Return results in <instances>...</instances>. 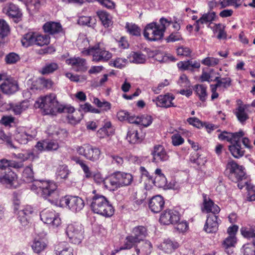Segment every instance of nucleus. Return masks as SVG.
<instances>
[{"instance_id":"774afa93","label":"nucleus","mask_w":255,"mask_h":255,"mask_svg":"<svg viewBox=\"0 0 255 255\" xmlns=\"http://www.w3.org/2000/svg\"><path fill=\"white\" fill-rule=\"evenodd\" d=\"M174 224L176 225L175 228L180 233L186 231L188 227L187 223L185 221L180 222L179 221L176 223H174Z\"/></svg>"},{"instance_id":"2f4dec72","label":"nucleus","mask_w":255,"mask_h":255,"mask_svg":"<svg viewBox=\"0 0 255 255\" xmlns=\"http://www.w3.org/2000/svg\"><path fill=\"white\" fill-rule=\"evenodd\" d=\"M125 28L127 31L132 36L141 35V29L136 24L132 22H127Z\"/></svg>"},{"instance_id":"1a4fd4ad","label":"nucleus","mask_w":255,"mask_h":255,"mask_svg":"<svg viewBox=\"0 0 255 255\" xmlns=\"http://www.w3.org/2000/svg\"><path fill=\"white\" fill-rule=\"evenodd\" d=\"M66 233L69 241L74 244H80L84 238V229L81 224L72 223L68 225Z\"/></svg>"},{"instance_id":"dca6fc26","label":"nucleus","mask_w":255,"mask_h":255,"mask_svg":"<svg viewBox=\"0 0 255 255\" xmlns=\"http://www.w3.org/2000/svg\"><path fill=\"white\" fill-rule=\"evenodd\" d=\"M65 62L76 72H85L88 69L86 61L84 58L73 57L66 59Z\"/></svg>"},{"instance_id":"6e6d98bb","label":"nucleus","mask_w":255,"mask_h":255,"mask_svg":"<svg viewBox=\"0 0 255 255\" xmlns=\"http://www.w3.org/2000/svg\"><path fill=\"white\" fill-rule=\"evenodd\" d=\"M145 193L141 190L136 191L134 193V200L135 204L137 205L141 204L145 199L146 198Z\"/></svg>"},{"instance_id":"ea45409f","label":"nucleus","mask_w":255,"mask_h":255,"mask_svg":"<svg viewBox=\"0 0 255 255\" xmlns=\"http://www.w3.org/2000/svg\"><path fill=\"white\" fill-rule=\"evenodd\" d=\"M214 81L217 82V86L224 89H227L231 85L232 80L229 77H216Z\"/></svg>"},{"instance_id":"473e14b6","label":"nucleus","mask_w":255,"mask_h":255,"mask_svg":"<svg viewBox=\"0 0 255 255\" xmlns=\"http://www.w3.org/2000/svg\"><path fill=\"white\" fill-rule=\"evenodd\" d=\"M55 211L50 209H44L40 214V219L45 224H49L51 223V218L54 217Z\"/></svg>"},{"instance_id":"6ab92c4d","label":"nucleus","mask_w":255,"mask_h":255,"mask_svg":"<svg viewBox=\"0 0 255 255\" xmlns=\"http://www.w3.org/2000/svg\"><path fill=\"white\" fill-rule=\"evenodd\" d=\"M35 147L39 151L56 150L59 148V144L57 140L47 139L38 141Z\"/></svg>"},{"instance_id":"9d476101","label":"nucleus","mask_w":255,"mask_h":255,"mask_svg":"<svg viewBox=\"0 0 255 255\" xmlns=\"http://www.w3.org/2000/svg\"><path fill=\"white\" fill-rule=\"evenodd\" d=\"M82 53L84 55H92L93 61L95 62L107 61L112 58L111 53L100 48L99 44L83 50Z\"/></svg>"},{"instance_id":"20e7f679","label":"nucleus","mask_w":255,"mask_h":255,"mask_svg":"<svg viewBox=\"0 0 255 255\" xmlns=\"http://www.w3.org/2000/svg\"><path fill=\"white\" fill-rule=\"evenodd\" d=\"M92 211L106 217L112 216L114 212L112 205L107 199L101 195H95L89 200Z\"/></svg>"},{"instance_id":"5fc2aeb1","label":"nucleus","mask_w":255,"mask_h":255,"mask_svg":"<svg viewBox=\"0 0 255 255\" xmlns=\"http://www.w3.org/2000/svg\"><path fill=\"white\" fill-rule=\"evenodd\" d=\"M91 145L89 144H84L81 146H78L76 147V151L77 153L80 155H82L87 158V154L90 151Z\"/></svg>"},{"instance_id":"39448f33","label":"nucleus","mask_w":255,"mask_h":255,"mask_svg":"<svg viewBox=\"0 0 255 255\" xmlns=\"http://www.w3.org/2000/svg\"><path fill=\"white\" fill-rule=\"evenodd\" d=\"M50 39L48 35L29 32L23 35L21 41L22 45L25 47L33 45L43 46L49 44Z\"/></svg>"},{"instance_id":"c85d7f7f","label":"nucleus","mask_w":255,"mask_h":255,"mask_svg":"<svg viewBox=\"0 0 255 255\" xmlns=\"http://www.w3.org/2000/svg\"><path fill=\"white\" fill-rule=\"evenodd\" d=\"M139 242L140 241L138 240V238L134 237L132 235L128 236L125 239L124 245L121 247L119 250H116L115 251L117 253L121 250L130 249L133 247L135 248Z\"/></svg>"},{"instance_id":"393cba45","label":"nucleus","mask_w":255,"mask_h":255,"mask_svg":"<svg viewBox=\"0 0 255 255\" xmlns=\"http://www.w3.org/2000/svg\"><path fill=\"white\" fill-rule=\"evenodd\" d=\"M204 198V207L207 213L211 212L212 214H217L220 211L219 207L215 204L210 198L205 194L203 195Z\"/></svg>"},{"instance_id":"338daca9","label":"nucleus","mask_w":255,"mask_h":255,"mask_svg":"<svg viewBox=\"0 0 255 255\" xmlns=\"http://www.w3.org/2000/svg\"><path fill=\"white\" fill-rule=\"evenodd\" d=\"M218 59L214 57H207L202 61V63L208 66H215L219 63Z\"/></svg>"},{"instance_id":"a18cd8bd","label":"nucleus","mask_w":255,"mask_h":255,"mask_svg":"<svg viewBox=\"0 0 255 255\" xmlns=\"http://www.w3.org/2000/svg\"><path fill=\"white\" fill-rule=\"evenodd\" d=\"M0 161L2 162L7 168L13 167L16 169L22 168L23 166L22 162H17L14 160H9L5 158L0 159Z\"/></svg>"},{"instance_id":"79ce46f5","label":"nucleus","mask_w":255,"mask_h":255,"mask_svg":"<svg viewBox=\"0 0 255 255\" xmlns=\"http://www.w3.org/2000/svg\"><path fill=\"white\" fill-rule=\"evenodd\" d=\"M235 114L238 120L242 124H244L249 118L248 115L245 112V108L242 106H239L236 109Z\"/></svg>"},{"instance_id":"f3484780","label":"nucleus","mask_w":255,"mask_h":255,"mask_svg":"<svg viewBox=\"0 0 255 255\" xmlns=\"http://www.w3.org/2000/svg\"><path fill=\"white\" fill-rule=\"evenodd\" d=\"M175 99V97L171 94L167 93L165 95H160L152 101L155 103L157 107L167 108L174 107L172 101Z\"/></svg>"},{"instance_id":"ddd939ff","label":"nucleus","mask_w":255,"mask_h":255,"mask_svg":"<svg viewBox=\"0 0 255 255\" xmlns=\"http://www.w3.org/2000/svg\"><path fill=\"white\" fill-rule=\"evenodd\" d=\"M2 92L6 95H11L19 89L17 81L12 77L6 78L0 85Z\"/></svg>"},{"instance_id":"3c124183","label":"nucleus","mask_w":255,"mask_h":255,"mask_svg":"<svg viewBox=\"0 0 255 255\" xmlns=\"http://www.w3.org/2000/svg\"><path fill=\"white\" fill-rule=\"evenodd\" d=\"M93 103L103 111H107L111 109V104L110 103L105 101H101L97 98H94Z\"/></svg>"},{"instance_id":"c03bdc74","label":"nucleus","mask_w":255,"mask_h":255,"mask_svg":"<svg viewBox=\"0 0 255 255\" xmlns=\"http://www.w3.org/2000/svg\"><path fill=\"white\" fill-rule=\"evenodd\" d=\"M94 180L98 184H101L102 183H103L105 187L109 190H111V185L110 182H108V181L109 180V177L105 179L102 174L100 173H96L93 176Z\"/></svg>"},{"instance_id":"b1692460","label":"nucleus","mask_w":255,"mask_h":255,"mask_svg":"<svg viewBox=\"0 0 255 255\" xmlns=\"http://www.w3.org/2000/svg\"><path fill=\"white\" fill-rule=\"evenodd\" d=\"M33 212L31 206L27 205L23 209L18 211V219L22 226H26L28 223L29 215Z\"/></svg>"},{"instance_id":"052dcab7","label":"nucleus","mask_w":255,"mask_h":255,"mask_svg":"<svg viewBox=\"0 0 255 255\" xmlns=\"http://www.w3.org/2000/svg\"><path fill=\"white\" fill-rule=\"evenodd\" d=\"M76 163L79 164L83 169L85 177L87 178L91 177L93 175L92 172L90 171L89 167L82 160H78Z\"/></svg>"},{"instance_id":"4be33fe9","label":"nucleus","mask_w":255,"mask_h":255,"mask_svg":"<svg viewBox=\"0 0 255 255\" xmlns=\"http://www.w3.org/2000/svg\"><path fill=\"white\" fill-rule=\"evenodd\" d=\"M153 160L157 162L167 161L169 158L164 147L160 145H155L152 152Z\"/></svg>"},{"instance_id":"58836bf2","label":"nucleus","mask_w":255,"mask_h":255,"mask_svg":"<svg viewBox=\"0 0 255 255\" xmlns=\"http://www.w3.org/2000/svg\"><path fill=\"white\" fill-rule=\"evenodd\" d=\"M216 13L214 11L204 13L202 16L198 19V22H200L201 24L211 23L215 20Z\"/></svg>"},{"instance_id":"f257e3e1","label":"nucleus","mask_w":255,"mask_h":255,"mask_svg":"<svg viewBox=\"0 0 255 255\" xmlns=\"http://www.w3.org/2000/svg\"><path fill=\"white\" fill-rule=\"evenodd\" d=\"M227 169L229 170V178L234 182L238 183V187L243 189L246 186L248 190L247 200H255V186L249 183L245 177V173L242 166L238 165L234 160H230L227 165Z\"/></svg>"},{"instance_id":"37998d69","label":"nucleus","mask_w":255,"mask_h":255,"mask_svg":"<svg viewBox=\"0 0 255 255\" xmlns=\"http://www.w3.org/2000/svg\"><path fill=\"white\" fill-rule=\"evenodd\" d=\"M28 103L27 101L16 104L12 107V110L15 115H20L22 112L27 109L28 107Z\"/></svg>"},{"instance_id":"7ed1b4c3","label":"nucleus","mask_w":255,"mask_h":255,"mask_svg":"<svg viewBox=\"0 0 255 255\" xmlns=\"http://www.w3.org/2000/svg\"><path fill=\"white\" fill-rule=\"evenodd\" d=\"M32 190H38L41 196L51 203L58 205L59 195L57 191V185L54 182L48 180L36 181L31 186Z\"/></svg>"},{"instance_id":"412c9836","label":"nucleus","mask_w":255,"mask_h":255,"mask_svg":"<svg viewBox=\"0 0 255 255\" xmlns=\"http://www.w3.org/2000/svg\"><path fill=\"white\" fill-rule=\"evenodd\" d=\"M164 205V201L160 195L153 197L149 202V208L151 211L155 213L160 212Z\"/></svg>"},{"instance_id":"4d7b16f0","label":"nucleus","mask_w":255,"mask_h":255,"mask_svg":"<svg viewBox=\"0 0 255 255\" xmlns=\"http://www.w3.org/2000/svg\"><path fill=\"white\" fill-rule=\"evenodd\" d=\"M243 255H255V247L252 244L244 245L241 249Z\"/></svg>"},{"instance_id":"e2e57ef3","label":"nucleus","mask_w":255,"mask_h":255,"mask_svg":"<svg viewBox=\"0 0 255 255\" xmlns=\"http://www.w3.org/2000/svg\"><path fill=\"white\" fill-rule=\"evenodd\" d=\"M152 123V118L149 116H142L139 117L137 125H142L145 127L149 126Z\"/></svg>"},{"instance_id":"680f3d73","label":"nucleus","mask_w":255,"mask_h":255,"mask_svg":"<svg viewBox=\"0 0 255 255\" xmlns=\"http://www.w3.org/2000/svg\"><path fill=\"white\" fill-rule=\"evenodd\" d=\"M236 243V238L233 236H229L224 241L223 246L224 248H232L235 246Z\"/></svg>"},{"instance_id":"7c9ffc66","label":"nucleus","mask_w":255,"mask_h":255,"mask_svg":"<svg viewBox=\"0 0 255 255\" xmlns=\"http://www.w3.org/2000/svg\"><path fill=\"white\" fill-rule=\"evenodd\" d=\"M101 155V151L100 149L96 146L91 145L90 151L88 154H87L86 159L91 161L95 162L100 158Z\"/></svg>"},{"instance_id":"72a5a7b5","label":"nucleus","mask_w":255,"mask_h":255,"mask_svg":"<svg viewBox=\"0 0 255 255\" xmlns=\"http://www.w3.org/2000/svg\"><path fill=\"white\" fill-rule=\"evenodd\" d=\"M132 234L134 237L138 238L139 241H143L147 234V230L143 226H137L133 229Z\"/></svg>"},{"instance_id":"c756f323","label":"nucleus","mask_w":255,"mask_h":255,"mask_svg":"<svg viewBox=\"0 0 255 255\" xmlns=\"http://www.w3.org/2000/svg\"><path fill=\"white\" fill-rule=\"evenodd\" d=\"M59 68L58 64L56 62H47L39 70L40 73L43 75L53 73Z\"/></svg>"},{"instance_id":"49530a36","label":"nucleus","mask_w":255,"mask_h":255,"mask_svg":"<svg viewBox=\"0 0 255 255\" xmlns=\"http://www.w3.org/2000/svg\"><path fill=\"white\" fill-rule=\"evenodd\" d=\"M97 14L105 27H108L110 25L111 20L110 19V15L107 12L99 11L97 12Z\"/></svg>"},{"instance_id":"a211bd4d","label":"nucleus","mask_w":255,"mask_h":255,"mask_svg":"<svg viewBox=\"0 0 255 255\" xmlns=\"http://www.w3.org/2000/svg\"><path fill=\"white\" fill-rule=\"evenodd\" d=\"M244 135L245 133L242 130L236 132H229L224 131L219 134L218 138L220 140H226L232 144L235 141L241 140Z\"/></svg>"},{"instance_id":"0e129e2a","label":"nucleus","mask_w":255,"mask_h":255,"mask_svg":"<svg viewBox=\"0 0 255 255\" xmlns=\"http://www.w3.org/2000/svg\"><path fill=\"white\" fill-rule=\"evenodd\" d=\"M154 183L156 186L159 188L163 187L167 183L166 178L164 175L156 176L154 179Z\"/></svg>"},{"instance_id":"a19ab883","label":"nucleus","mask_w":255,"mask_h":255,"mask_svg":"<svg viewBox=\"0 0 255 255\" xmlns=\"http://www.w3.org/2000/svg\"><path fill=\"white\" fill-rule=\"evenodd\" d=\"M70 171L66 165H59L56 172L57 178L66 179L67 178Z\"/></svg>"},{"instance_id":"09e8293b","label":"nucleus","mask_w":255,"mask_h":255,"mask_svg":"<svg viewBox=\"0 0 255 255\" xmlns=\"http://www.w3.org/2000/svg\"><path fill=\"white\" fill-rule=\"evenodd\" d=\"M10 28L7 22L3 19H0V37L3 38L8 35Z\"/></svg>"},{"instance_id":"e433bc0d","label":"nucleus","mask_w":255,"mask_h":255,"mask_svg":"<svg viewBox=\"0 0 255 255\" xmlns=\"http://www.w3.org/2000/svg\"><path fill=\"white\" fill-rule=\"evenodd\" d=\"M196 94L202 102H205L207 96V87L203 85H197L194 88Z\"/></svg>"},{"instance_id":"13d9d810","label":"nucleus","mask_w":255,"mask_h":255,"mask_svg":"<svg viewBox=\"0 0 255 255\" xmlns=\"http://www.w3.org/2000/svg\"><path fill=\"white\" fill-rule=\"evenodd\" d=\"M44 2V0H29L27 7L32 10H36L40 7L41 4Z\"/></svg>"},{"instance_id":"cd10ccee","label":"nucleus","mask_w":255,"mask_h":255,"mask_svg":"<svg viewBox=\"0 0 255 255\" xmlns=\"http://www.w3.org/2000/svg\"><path fill=\"white\" fill-rule=\"evenodd\" d=\"M229 149L232 155L236 158H239L245 154V150L241 147V140L235 141L229 145Z\"/></svg>"},{"instance_id":"8fccbe9b","label":"nucleus","mask_w":255,"mask_h":255,"mask_svg":"<svg viewBox=\"0 0 255 255\" xmlns=\"http://www.w3.org/2000/svg\"><path fill=\"white\" fill-rule=\"evenodd\" d=\"M72 250L69 248L68 244L65 242H61L57 244L55 248L56 255H60L63 252H70Z\"/></svg>"},{"instance_id":"bb28decb","label":"nucleus","mask_w":255,"mask_h":255,"mask_svg":"<svg viewBox=\"0 0 255 255\" xmlns=\"http://www.w3.org/2000/svg\"><path fill=\"white\" fill-rule=\"evenodd\" d=\"M179 246V245L177 242L167 239L160 244L159 248L165 253H171L177 249Z\"/></svg>"},{"instance_id":"de8ad7c7","label":"nucleus","mask_w":255,"mask_h":255,"mask_svg":"<svg viewBox=\"0 0 255 255\" xmlns=\"http://www.w3.org/2000/svg\"><path fill=\"white\" fill-rule=\"evenodd\" d=\"M64 113H67V119L68 122L71 125H76L79 123L82 119L81 116L77 117V114L75 112V110L71 112H63Z\"/></svg>"},{"instance_id":"aec40b11","label":"nucleus","mask_w":255,"mask_h":255,"mask_svg":"<svg viewBox=\"0 0 255 255\" xmlns=\"http://www.w3.org/2000/svg\"><path fill=\"white\" fill-rule=\"evenodd\" d=\"M3 11L9 17L14 19V21L17 22L22 15L19 8L13 3H9L3 8Z\"/></svg>"},{"instance_id":"6e6552de","label":"nucleus","mask_w":255,"mask_h":255,"mask_svg":"<svg viewBox=\"0 0 255 255\" xmlns=\"http://www.w3.org/2000/svg\"><path fill=\"white\" fill-rule=\"evenodd\" d=\"M58 205L62 207H68L73 212H78L84 208L85 203L80 197L66 196L59 199Z\"/></svg>"},{"instance_id":"f8f14e48","label":"nucleus","mask_w":255,"mask_h":255,"mask_svg":"<svg viewBox=\"0 0 255 255\" xmlns=\"http://www.w3.org/2000/svg\"><path fill=\"white\" fill-rule=\"evenodd\" d=\"M30 132L29 129L25 127H18L16 128L13 134L14 139L20 144H26L35 136Z\"/></svg>"},{"instance_id":"4468645a","label":"nucleus","mask_w":255,"mask_h":255,"mask_svg":"<svg viewBox=\"0 0 255 255\" xmlns=\"http://www.w3.org/2000/svg\"><path fill=\"white\" fill-rule=\"evenodd\" d=\"M180 221L179 213L175 210H169L162 213L160 219V222L164 225L174 224Z\"/></svg>"},{"instance_id":"2eb2a0df","label":"nucleus","mask_w":255,"mask_h":255,"mask_svg":"<svg viewBox=\"0 0 255 255\" xmlns=\"http://www.w3.org/2000/svg\"><path fill=\"white\" fill-rule=\"evenodd\" d=\"M217 214H210L207 217L204 230L208 233H216L218 230L219 225L221 220Z\"/></svg>"},{"instance_id":"5701e85b","label":"nucleus","mask_w":255,"mask_h":255,"mask_svg":"<svg viewBox=\"0 0 255 255\" xmlns=\"http://www.w3.org/2000/svg\"><path fill=\"white\" fill-rule=\"evenodd\" d=\"M152 250L151 243L147 240L140 241L135 247L137 255H149Z\"/></svg>"},{"instance_id":"f704fd0d","label":"nucleus","mask_w":255,"mask_h":255,"mask_svg":"<svg viewBox=\"0 0 255 255\" xmlns=\"http://www.w3.org/2000/svg\"><path fill=\"white\" fill-rule=\"evenodd\" d=\"M127 139L131 143H135L141 141L138 131L134 128H131L129 129L127 133Z\"/></svg>"},{"instance_id":"864d4df0","label":"nucleus","mask_w":255,"mask_h":255,"mask_svg":"<svg viewBox=\"0 0 255 255\" xmlns=\"http://www.w3.org/2000/svg\"><path fill=\"white\" fill-rule=\"evenodd\" d=\"M131 57V62L137 64L144 63L146 60L145 56L139 52H133Z\"/></svg>"},{"instance_id":"4c0bfd02","label":"nucleus","mask_w":255,"mask_h":255,"mask_svg":"<svg viewBox=\"0 0 255 255\" xmlns=\"http://www.w3.org/2000/svg\"><path fill=\"white\" fill-rule=\"evenodd\" d=\"M22 179L26 183H30L34 181V173L30 166H27L24 169Z\"/></svg>"},{"instance_id":"bf43d9fd","label":"nucleus","mask_w":255,"mask_h":255,"mask_svg":"<svg viewBox=\"0 0 255 255\" xmlns=\"http://www.w3.org/2000/svg\"><path fill=\"white\" fill-rule=\"evenodd\" d=\"M128 62V59L126 58H117L115 60L112 61V63L114 67L121 69L126 66Z\"/></svg>"},{"instance_id":"69168bd1","label":"nucleus","mask_w":255,"mask_h":255,"mask_svg":"<svg viewBox=\"0 0 255 255\" xmlns=\"http://www.w3.org/2000/svg\"><path fill=\"white\" fill-rule=\"evenodd\" d=\"M95 20L93 18L90 16H82L79 18L78 20V23L81 25H88L91 26L90 23H92Z\"/></svg>"},{"instance_id":"c9c22d12","label":"nucleus","mask_w":255,"mask_h":255,"mask_svg":"<svg viewBox=\"0 0 255 255\" xmlns=\"http://www.w3.org/2000/svg\"><path fill=\"white\" fill-rule=\"evenodd\" d=\"M47 245L42 239H35L31 245V248L34 253L39 254L44 250Z\"/></svg>"},{"instance_id":"423d86ee","label":"nucleus","mask_w":255,"mask_h":255,"mask_svg":"<svg viewBox=\"0 0 255 255\" xmlns=\"http://www.w3.org/2000/svg\"><path fill=\"white\" fill-rule=\"evenodd\" d=\"M0 183L8 188L15 189L18 187L16 174L0 161Z\"/></svg>"},{"instance_id":"0eeeda50","label":"nucleus","mask_w":255,"mask_h":255,"mask_svg":"<svg viewBox=\"0 0 255 255\" xmlns=\"http://www.w3.org/2000/svg\"><path fill=\"white\" fill-rule=\"evenodd\" d=\"M133 181V177L130 173L117 171L109 177L111 190H115L123 186L129 185Z\"/></svg>"},{"instance_id":"a878e982","label":"nucleus","mask_w":255,"mask_h":255,"mask_svg":"<svg viewBox=\"0 0 255 255\" xmlns=\"http://www.w3.org/2000/svg\"><path fill=\"white\" fill-rule=\"evenodd\" d=\"M44 31L50 34L58 33L62 30L60 23L52 21L47 22L43 26Z\"/></svg>"},{"instance_id":"9b49d317","label":"nucleus","mask_w":255,"mask_h":255,"mask_svg":"<svg viewBox=\"0 0 255 255\" xmlns=\"http://www.w3.org/2000/svg\"><path fill=\"white\" fill-rule=\"evenodd\" d=\"M163 31L160 30L159 24L151 22L146 25L143 31V36L149 41H157L163 37Z\"/></svg>"},{"instance_id":"f03ea898","label":"nucleus","mask_w":255,"mask_h":255,"mask_svg":"<svg viewBox=\"0 0 255 255\" xmlns=\"http://www.w3.org/2000/svg\"><path fill=\"white\" fill-rule=\"evenodd\" d=\"M35 106L43 109L45 115L56 116L63 112H71L74 108L71 106L60 104L54 94H50L41 97L35 103Z\"/></svg>"},{"instance_id":"603ef678","label":"nucleus","mask_w":255,"mask_h":255,"mask_svg":"<svg viewBox=\"0 0 255 255\" xmlns=\"http://www.w3.org/2000/svg\"><path fill=\"white\" fill-rule=\"evenodd\" d=\"M4 60L6 64H13L20 60V57L16 53L11 52L6 55Z\"/></svg>"}]
</instances>
